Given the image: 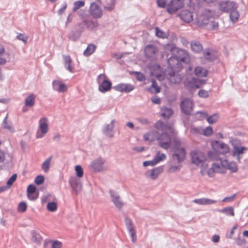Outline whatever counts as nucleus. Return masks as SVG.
I'll return each mask as SVG.
<instances>
[{
    "mask_svg": "<svg viewBox=\"0 0 248 248\" xmlns=\"http://www.w3.org/2000/svg\"><path fill=\"white\" fill-rule=\"evenodd\" d=\"M161 116L165 118H169L173 114V110L171 108L163 107L161 109Z\"/></svg>",
    "mask_w": 248,
    "mask_h": 248,
    "instance_id": "31",
    "label": "nucleus"
},
{
    "mask_svg": "<svg viewBox=\"0 0 248 248\" xmlns=\"http://www.w3.org/2000/svg\"><path fill=\"white\" fill-rule=\"evenodd\" d=\"M75 171L77 177L81 178L83 176V170L81 166L77 165L75 167Z\"/></svg>",
    "mask_w": 248,
    "mask_h": 248,
    "instance_id": "50",
    "label": "nucleus"
},
{
    "mask_svg": "<svg viewBox=\"0 0 248 248\" xmlns=\"http://www.w3.org/2000/svg\"><path fill=\"white\" fill-rule=\"evenodd\" d=\"M69 183L71 186L74 185L78 186L79 184V182L75 177H70L69 179Z\"/></svg>",
    "mask_w": 248,
    "mask_h": 248,
    "instance_id": "60",
    "label": "nucleus"
},
{
    "mask_svg": "<svg viewBox=\"0 0 248 248\" xmlns=\"http://www.w3.org/2000/svg\"><path fill=\"white\" fill-rule=\"evenodd\" d=\"M217 211L226 216H233L234 215L233 208L232 206L226 207L221 209H217Z\"/></svg>",
    "mask_w": 248,
    "mask_h": 248,
    "instance_id": "33",
    "label": "nucleus"
},
{
    "mask_svg": "<svg viewBox=\"0 0 248 248\" xmlns=\"http://www.w3.org/2000/svg\"><path fill=\"white\" fill-rule=\"evenodd\" d=\"M45 181L44 177L42 175L37 176L34 179V183L37 185L42 184Z\"/></svg>",
    "mask_w": 248,
    "mask_h": 248,
    "instance_id": "52",
    "label": "nucleus"
},
{
    "mask_svg": "<svg viewBox=\"0 0 248 248\" xmlns=\"http://www.w3.org/2000/svg\"><path fill=\"white\" fill-rule=\"evenodd\" d=\"M16 39L22 41L25 44L27 42L28 39V36L24 35V34L19 33L16 37Z\"/></svg>",
    "mask_w": 248,
    "mask_h": 248,
    "instance_id": "54",
    "label": "nucleus"
},
{
    "mask_svg": "<svg viewBox=\"0 0 248 248\" xmlns=\"http://www.w3.org/2000/svg\"><path fill=\"white\" fill-rule=\"evenodd\" d=\"M213 133V128L211 126L206 127L203 131V134L204 136H210Z\"/></svg>",
    "mask_w": 248,
    "mask_h": 248,
    "instance_id": "55",
    "label": "nucleus"
},
{
    "mask_svg": "<svg viewBox=\"0 0 248 248\" xmlns=\"http://www.w3.org/2000/svg\"><path fill=\"white\" fill-rule=\"evenodd\" d=\"M36 190V186L33 184H30L27 187V193L28 194H34Z\"/></svg>",
    "mask_w": 248,
    "mask_h": 248,
    "instance_id": "56",
    "label": "nucleus"
},
{
    "mask_svg": "<svg viewBox=\"0 0 248 248\" xmlns=\"http://www.w3.org/2000/svg\"><path fill=\"white\" fill-rule=\"evenodd\" d=\"M90 13L94 18H100L102 16V10L95 2L91 3L90 6Z\"/></svg>",
    "mask_w": 248,
    "mask_h": 248,
    "instance_id": "13",
    "label": "nucleus"
},
{
    "mask_svg": "<svg viewBox=\"0 0 248 248\" xmlns=\"http://www.w3.org/2000/svg\"><path fill=\"white\" fill-rule=\"evenodd\" d=\"M155 127L156 129H161L162 131H167L169 130L170 132L173 133L174 129L171 126L168 125L161 121L157 122L155 124Z\"/></svg>",
    "mask_w": 248,
    "mask_h": 248,
    "instance_id": "23",
    "label": "nucleus"
},
{
    "mask_svg": "<svg viewBox=\"0 0 248 248\" xmlns=\"http://www.w3.org/2000/svg\"><path fill=\"white\" fill-rule=\"evenodd\" d=\"M157 51V47L153 44L148 45L144 49L145 55L149 59L154 58Z\"/></svg>",
    "mask_w": 248,
    "mask_h": 248,
    "instance_id": "19",
    "label": "nucleus"
},
{
    "mask_svg": "<svg viewBox=\"0 0 248 248\" xmlns=\"http://www.w3.org/2000/svg\"><path fill=\"white\" fill-rule=\"evenodd\" d=\"M182 0H171L168 3L167 11L170 14H173L183 6Z\"/></svg>",
    "mask_w": 248,
    "mask_h": 248,
    "instance_id": "10",
    "label": "nucleus"
},
{
    "mask_svg": "<svg viewBox=\"0 0 248 248\" xmlns=\"http://www.w3.org/2000/svg\"><path fill=\"white\" fill-rule=\"evenodd\" d=\"M115 0H110L108 4L104 7V10L108 11H112L115 8Z\"/></svg>",
    "mask_w": 248,
    "mask_h": 248,
    "instance_id": "46",
    "label": "nucleus"
},
{
    "mask_svg": "<svg viewBox=\"0 0 248 248\" xmlns=\"http://www.w3.org/2000/svg\"><path fill=\"white\" fill-rule=\"evenodd\" d=\"M166 158V155L164 153H160L157 152L155 157L153 159L155 164H157L159 162L165 160Z\"/></svg>",
    "mask_w": 248,
    "mask_h": 248,
    "instance_id": "37",
    "label": "nucleus"
},
{
    "mask_svg": "<svg viewBox=\"0 0 248 248\" xmlns=\"http://www.w3.org/2000/svg\"><path fill=\"white\" fill-rule=\"evenodd\" d=\"M63 63L65 68L71 73H74V67L72 64V60L69 55H63Z\"/></svg>",
    "mask_w": 248,
    "mask_h": 248,
    "instance_id": "20",
    "label": "nucleus"
},
{
    "mask_svg": "<svg viewBox=\"0 0 248 248\" xmlns=\"http://www.w3.org/2000/svg\"><path fill=\"white\" fill-rule=\"evenodd\" d=\"M103 77L104 79L99 84L98 90L102 93H105L109 91L112 86L111 82L107 79V77L103 74H100L99 77Z\"/></svg>",
    "mask_w": 248,
    "mask_h": 248,
    "instance_id": "16",
    "label": "nucleus"
},
{
    "mask_svg": "<svg viewBox=\"0 0 248 248\" xmlns=\"http://www.w3.org/2000/svg\"><path fill=\"white\" fill-rule=\"evenodd\" d=\"M113 88L115 90L118 92L126 93H130L135 88L133 85L130 83H119L118 85L114 86Z\"/></svg>",
    "mask_w": 248,
    "mask_h": 248,
    "instance_id": "14",
    "label": "nucleus"
},
{
    "mask_svg": "<svg viewBox=\"0 0 248 248\" xmlns=\"http://www.w3.org/2000/svg\"><path fill=\"white\" fill-rule=\"evenodd\" d=\"M51 240L46 239L45 240L43 244L44 248H51Z\"/></svg>",
    "mask_w": 248,
    "mask_h": 248,
    "instance_id": "63",
    "label": "nucleus"
},
{
    "mask_svg": "<svg viewBox=\"0 0 248 248\" xmlns=\"http://www.w3.org/2000/svg\"><path fill=\"white\" fill-rule=\"evenodd\" d=\"M157 6L159 8H164L166 6V1L165 0H156Z\"/></svg>",
    "mask_w": 248,
    "mask_h": 248,
    "instance_id": "61",
    "label": "nucleus"
},
{
    "mask_svg": "<svg viewBox=\"0 0 248 248\" xmlns=\"http://www.w3.org/2000/svg\"><path fill=\"white\" fill-rule=\"evenodd\" d=\"M148 90L152 93H158L160 91V88L158 86L156 81L153 79L152 81V85Z\"/></svg>",
    "mask_w": 248,
    "mask_h": 248,
    "instance_id": "35",
    "label": "nucleus"
},
{
    "mask_svg": "<svg viewBox=\"0 0 248 248\" xmlns=\"http://www.w3.org/2000/svg\"><path fill=\"white\" fill-rule=\"evenodd\" d=\"M52 159V156H50L47 158L42 164V169L45 172H47L50 167L51 161Z\"/></svg>",
    "mask_w": 248,
    "mask_h": 248,
    "instance_id": "38",
    "label": "nucleus"
},
{
    "mask_svg": "<svg viewBox=\"0 0 248 248\" xmlns=\"http://www.w3.org/2000/svg\"><path fill=\"white\" fill-rule=\"evenodd\" d=\"M189 61L188 53L183 49H180L177 50L176 54H173L167 61L168 64L172 69L178 67L182 68L181 62H187Z\"/></svg>",
    "mask_w": 248,
    "mask_h": 248,
    "instance_id": "2",
    "label": "nucleus"
},
{
    "mask_svg": "<svg viewBox=\"0 0 248 248\" xmlns=\"http://www.w3.org/2000/svg\"><path fill=\"white\" fill-rule=\"evenodd\" d=\"M169 78L171 83L178 84L181 82L182 78L180 75L176 74L174 71H172L169 73Z\"/></svg>",
    "mask_w": 248,
    "mask_h": 248,
    "instance_id": "24",
    "label": "nucleus"
},
{
    "mask_svg": "<svg viewBox=\"0 0 248 248\" xmlns=\"http://www.w3.org/2000/svg\"><path fill=\"white\" fill-rule=\"evenodd\" d=\"M190 46L191 49L195 52L200 53L203 50L202 44L198 41H192Z\"/></svg>",
    "mask_w": 248,
    "mask_h": 248,
    "instance_id": "27",
    "label": "nucleus"
},
{
    "mask_svg": "<svg viewBox=\"0 0 248 248\" xmlns=\"http://www.w3.org/2000/svg\"><path fill=\"white\" fill-rule=\"evenodd\" d=\"M53 90L59 93H64L67 90V86L62 81L56 79L53 81Z\"/></svg>",
    "mask_w": 248,
    "mask_h": 248,
    "instance_id": "18",
    "label": "nucleus"
},
{
    "mask_svg": "<svg viewBox=\"0 0 248 248\" xmlns=\"http://www.w3.org/2000/svg\"><path fill=\"white\" fill-rule=\"evenodd\" d=\"M230 13V19L233 23H235L238 20L240 17V14L237 9L232 10Z\"/></svg>",
    "mask_w": 248,
    "mask_h": 248,
    "instance_id": "29",
    "label": "nucleus"
},
{
    "mask_svg": "<svg viewBox=\"0 0 248 248\" xmlns=\"http://www.w3.org/2000/svg\"><path fill=\"white\" fill-rule=\"evenodd\" d=\"M212 147L214 150L217 151L218 154L225 155L229 152L230 149L228 145L224 142H220L218 141H216L213 143Z\"/></svg>",
    "mask_w": 248,
    "mask_h": 248,
    "instance_id": "12",
    "label": "nucleus"
},
{
    "mask_svg": "<svg viewBox=\"0 0 248 248\" xmlns=\"http://www.w3.org/2000/svg\"><path fill=\"white\" fill-rule=\"evenodd\" d=\"M125 226L131 237V241L134 243L137 239L136 232L131 219L128 217L124 218Z\"/></svg>",
    "mask_w": 248,
    "mask_h": 248,
    "instance_id": "11",
    "label": "nucleus"
},
{
    "mask_svg": "<svg viewBox=\"0 0 248 248\" xmlns=\"http://www.w3.org/2000/svg\"><path fill=\"white\" fill-rule=\"evenodd\" d=\"M7 118H8V115H6L4 119H3L2 123V127L8 130H9L10 132H14V129L13 127L11 125V124H8L7 122Z\"/></svg>",
    "mask_w": 248,
    "mask_h": 248,
    "instance_id": "39",
    "label": "nucleus"
},
{
    "mask_svg": "<svg viewBox=\"0 0 248 248\" xmlns=\"http://www.w3.org/2000/svg\"><path fill=\"white\" fill-rule=\"evenodd\" d=\"M36 95L33 93H30L25 100V106L28 107H32L35 104Z\"/></svg>",
    "mask_w": 248,
    "mask_h": 248,
    "instance_id": "25",
    "label": "nucleus"
},
{
    "mask_svg": "<svg viewBox=\"0 0 248 248\" xmlns=\"http://www.w3.org/2000/svg\"><path fill=\"white\" fill-rule=\"evenodd\" d=\"M105 160L101 157H99L93 160L89 165L90 169L93 172H99L106 170L104 166Z\"/></svg>",
    "mask_w": 248,
    "mask_h": 248,
    "instance_id": "7",
    "label": "nucleus"
},
{
    "mask_svg": "<svg viewBox=\"0 0 248 248\" xmlns=\"http://www.w3.org/2000/svg\"><path fill=\"white\" fill-rule=\"evenodd\" d=\"M4 52L5 48L3 46H1L0 47V65H4L6 63V59L2 57Z\"/></svg>",
    "mask_w": 248,
    "mask_h": 248,
    "instance_id": "51",
    "label": "nucleus"
},
{
    "mask_svg": "<svg viewBox=\"0 0 248 248\" xmlns=\"http://www.w3.org/2000/svg\"><path fill=\"white\" fill-rule=\"evenodd\" d=\"M115 122L114 119L111 120L110 124H105L102 129L103 134L108 137L113 138L114 137L113 130Z\"/></svg>",
    "mask_w": 248,
    "mask_h": 248,
    "instance_id": "17",
    "label": "nucleus"
},
{
    "mask_svg": "<svg viewBox=\"0 0 248 248\" xmlns=\"http://www.w3.org/2000/svg\"><path fill=\"white\" fill-rule=\"evenodd\" d=\"M155 35L157 37L163 39L167 38L168 37L167 34L161 30L159 28L155 27Z\"/></svg>",
    "mask_w": 248,
    "mask_h": 248,
    "instance_id": "43",
    "label": "nucleus"
},
{
    "mask_svg": "<svg viewBox=\"0 0 248 248\" xmlns=\"http://www.w3.org/2000/svg\"><path fill=\"white\" fill-rule=\"evenodd\" d=\"M74 7L73 8V12H75L80 7H83L85 5V1L84 0H78L75 1L73 3Z\"/></svg>",
    "mask_w": 248,
    "mask_h": 248,
    "instance_id": "41",
    "label": "nucleus"
},
{
    "mask_svg": "<svg viewBox=\"0 0 248 248\" xmlns=\"http://www.w3.org/2000/svg\"><path fill=\"white\" fill-rule=\"evenodd\" d=\"M218 6L220 10L225 13H229L238 8L237 4L234 1H221L218 3Z\"/></svg>",
    "mask_w": 248,
    "mask_h": 248,
    "instance_id": "8",
    "label": "nucleus"
},
{
    "mask_svg": "<svg viewBox=\"0 0 248 248\" xmlns=\"http://www.w3.org/2000/svg\"><path fill=\"white\" fill-rule=\"evenodd\" d=\"M236 195V194H234L232 195L230 197H225L223 200V202H230L232 201L235 198V196Z\"/></svg>",
    "mask_w": 248,
    "mask_h": 248,
    "instance_id": "62",
    "label": "nucleus"
},
{
    "mask_svg": "<svg viewBox=\"0 0 248 248\" xmlns=\"http://www.w3.org/2000/svg\"><path fill=\"white\" fill-rule=\"evenodd\" d=\"M46 208L49 211L54 212L57 208V204L54 202H49L47 204Z\"/></svg>",
    "mask_w": 248,
    "mask_h": 248,
    "instance_id": "47",
    "label": "nucleus"
},
{
    "mask_svg": "<svg viewBox=\"0 0 248 248\" xmlns=\"http://www.w3.org/2000/svg\"><path fill=\"white\" fill-rule=\"evenodd\" d=\"M219 116L217 113H215L207 117V121L210 124L216 123L218 119Z\"/></svg>",
    "mask_w": 248,
    "mask_h": 248,
    "instance_id": "44",
    "label": "nucleus"
},
{
    "mask_svg": "<svg viewBox=\"0 0 248 248\" xmlns=\"http://www.w3.org/2000/svg\"><path fill=\"white\" fill-rule=\"evenodd\" d=\"M83 25L85 26L88 30H94L97 28L98 24L97 21L93 19L90 15H85L82 16V23L78 24V26L80 28V32L84 30L82 27Z\"/></svg>",
    "mask_w": 248,
    "mask_h": 248,
    "instance_id": "4",
    "label": "nucleus"
},
{
    "mask_svg": "<svg viewBox=\"0 0 248 248\" xmlns=\"http://www.w3.org/2000/svg\"><path fill=\"white\" fill-rule=\"evenodd\" d=\"M27 208V205L25 202H20L18 206H17V210L19 212L24 213L25 212Z\"/></svg>",
    "mask_w": 248,
    "mask_h": 248,
    "instance_id": "49",
    "label": "nucleus"
},
{
    "mask_svg": "<svg viewBox=\"0 0 248 248\" xmlns=\"http://www.w3.org/2000/svg\"><path fill=\"white\" fill-rule=\"evenodd\" d=\"M225 162L227 164L228 169L232 173L236 172L238 170V167L237 164L234 162H228L225 159Z\"/></svg>",
    "mask_w": 248,
    "mask_h": 248,
    "instance_id": "40",
    "label": "nucleus"
},
{
    "mask_svg": "<svg viewBox=\"0 0 248 248\" xmlns=\"http://www.w3.org/2000/svg\"><path fill=\"white\" fill-rule=\"evenodd\" d=\"M245 150H246V148L245 147H239L236 145H234L233 148L232 155L233 156H236L237 159L240 160V155L243 154Z\"/></svg>",
    "mask_w": 248,
    "mask_h": 248,
    "instance_id": "26",
    "label": "nucleus"
},
{
    "mask_svg": "<svg viewBox=\"0 0 248 248\" xmlns=\"http://www.w3.org/2000/svg\"><path fill=\"white\" fill-rule=\"evenodd\" d=\"M246 242V240L245 238H238L236 241V243L238 246H241L245 244Z\"/></svg>",
    "mask_w": 248,
    "mask_h": 248,
    "instance_id": "64",
    "label": "nucleus"
},
{
    "mask_svg": "<svg viewBox=\"0 0 248 248\" xmlns=\"http://www.w3.org/2000/svg\"><path fill=\"white\" fill-rule=\"evenodd\" d=\"M193 202L199 205H210L216 203L217 201L204 198L195 199Z\"/></svg>",
    "mask_w": 248,
    "mask_h": 248,
    "instance_id": "22",
    "label": "nucleus"
},
{
    "mask_svg": "<svg viewBox=\"0 0 248 248\" xmlns=\"http://www.w3.org/2000/svg\"><path fill=\"white\" fill-rule=\"evenodd\" d=\"M96 46L92 44L88 45L86 49L84 50L83 54L85 56H89L91 55L95 51L96 49Z\"/></svg>",
    "mask_w": 248,
    "mask_h": 248,
    "instance_id": "36",
    "label": "nucleus"
},
{
    "mask_svg": "<svg viewBox=\"0 0 248 248\" xmlns=\"http://www.w3.org/2000/svg\"><path fill=\"white\" fill-rule=\"evenodd\" d=\"M109 193L111 199V201L115 206L118 209H121L124 203L120 200V197L118 193L113 189H110Z\"/></svg>",
    "mask_w": 248,
    "mask_h": 248,
    "instance_id": "15",
    "label": "nucleus"
},
{
    "mask_svg": "<svg viewBox=\"0 0 248 248\" xmlns=\"http://www.w3.org/2000/svg\"><path fill=\"white\" fill-rule=\"evenodd\" d=\"M179 16L183 21L186 23H189L193 20L192 14L188 10L182 11Z\"/></svg>",
    "mask_w": 248,
    "mask_h": 248,
    "instance_id": "21",
    "label": "nucleus"
},
{
    "mask_svg": "<svg viewBox=\"0 0 248 248\" xmlns=\"http://www.w3.org/2000/svg\"><path fill=\"white\" fill-rule=\"evenodd\" d=\"M31 240L33 242L39 244L42 241L43 238L39 233L35 231L31 232Z\"/></svg>",
    "mask_w": 248,
    "mask_h": 248,
    "instance_id": "34",
    "label": "nucleus"
},
{
    "mask_svg": "<svg viewBox=\"0 0 248 248\" xmlns=\"http://www.w3.org/2000/svg\"><path fill=\"white\" fill-rule=\"evenodd\" d=\"M194 72L195 75L199 77H205L207 74V70L201 66L196 67Z\"/></svg>",
    "mask_w": 248,
    "mask_h": 248,
    "instance_id": "30",
    "label": "nucleus"
},
{
    "mask_svg": "<svg viewBox=\"0 0 248 248\" xmlns=\"http://www.w3.org/2000/svg\"><path fill=\"white\" fill-rule=\"evenodd\" d=\"M51 248H62V243L58 240H51Z\"/></svg>",
    "mask_w": 248,
    "mask_h": 248,
    "instance_id": "53",
    "label": "nucleus"
},
{
    "mask_svg": "<svg viewBox=\"0 0 248 248\" xmlns=\"http://www.w3.org/2000/svg\"><path fill=\"white\" fill-rule=\"evenodd\" d=\"M191 159L192 163L200 166V167L208 166L205 155L199 151H193L190 153Z\"/></svg>",
    "mask_w": 248,
    "mask_h": 248,
    "instance_id": "3",
    "label": "nucleus"
},
{
    "mask_svg": "<svg viewBox=\"0 0 248 248\" xmlns=\"http://www.w3.org/2000/svg\"><path fill=\"white\" fill-rule=\"evenodd\" d=\"M180 165H170L169 167L168 171L170 173L174 172H175L177 170H180Z\"/></svg>",
    "mask_w": 248,
    "mask_h": 248,
    "instance_id": "57",
    "label": "nucleus"
},
{
    "mask_svg": "<svg viewBox=\"0 0 248 248\" xmlns=\"http://www.w3.org/2000/svg\"><path fill=\"white\" fill-rule=\"evenodd\" d=\"M182 142L177 137H174L172 139V146L171 151L172 152L171 158L175 163L180 164L185 159L186 151L184 147H181Z\"/></svg>",
    "mask_w": 248,
    "mask_h": 248,
    "instance_id": "1",
    "label": "nucleus"
},
{
    "mask_svg": "<svg viewBox=\"0 0 248 248\" xmlns=\"http://www.w3.org/2000/svg\"><path fill=\"white\" fill-rule=\"evenodd\" d=\"M184 86L188 90L192 91L196 89L194 78H192L191 79L186 78L184 81Z\"/></svg>",
    "mask_w": 248,
    "mask_h": 248,
    "instance_id": "28",
    "label": "nucleus"
},
{
    "mask_svg": "<svg viewBox=\"0 0 248 248\" xmlns=\"http://www.w3.org/2000/svg\"><path fill=\"white\" fill-rule=\"evenodd\" d=\"M195 82V87L196 89L200 88L206 83V80L204 79H199L197 78H193Z\"/></svg>",
    "mask_w": 248,
    "mask_h": 248,
    "instance_id": "45",
    "label": "nucleus"
},
{
    "mask_svg": "<svg viewBox=\"0 0 248 248\" xmlns=\"http://www.w3.org/2000/svg\"><path fill=\"white\" fill-rule=\"evenodd\" d=\"M159 145L162 148L168 150L172 146V140L170 137L166 132H163L157 138Z\"/></svg>",
    "mask_w": 248,
    "mask_h": 248,
    "instance_id": "6",
    "label": "nucleus"
},
{
    "mask_svg": "<svg viewBox=\"0 0 248 248\" xmlns=\"http://www.w3.org/2000/svg\"><path fill=\"white\" fill-rule=\"evenodd\" d=\"M203 56L205 59L210 61H213L216 59V56L210 51H204Z\"/></svg>",
    "mask_w": 248,
    "mask_h": 248,
    "instance_id": "42",
    "label": "nucleus"
},
{
    "mask_svg": "<svg viewBox=\"0 0 248 248\" xmlns=\"http://www.w3.org/2000/svg\"><path fill=\"white\" fill-rule=\"evenodd\" d=\"M137 75L136 78L139 81H143L145 80V77L144 75L140 72H136Z\"/></svg>",
    "mask_w": 248,
    "mask_h": 248,
    "instance_id": "59",
    "label": "nucleus"
},
{
    "mask_svg": "<svg viewBox=\"0 0 248 248\" xmlns=\"http://www.w3.org/2000/svg\"><path fill=\"white\" fill-rule=\"evenodd\" d=\"M17 178V174L15 173L13 174L10 178L7 181V185L6 186L8 188H9L13 184L14 182L16 180Z\"/></svg>",
    "mask_w": 248,
    "mask_h": 248,
    "instance_id": "48",
    "label": "nucleus"
},
{
    "mask_svg": "<svg viewBox=\"0 0 248 248\" xmlns=\"http://www.w3.org/2000/svg\"><path fill=\"white\" fill-rule=\"evenodd\" d=\"M193 103L189 98L184 99L180 105V108L183 113L186 115H190L193 110Z\"/></svg>",
    "mask_w": 248,
    "mask_h": 248,
    "instance_id": "9",
    "label": "nucleus"
},
{
    "mask_svg": "<svg viewBox=\"0 0 248 248\" xmlns=\"http://www.w3.org/2000/svg\"><path fill=\"white\" fill-rule=\"evenodd\" d=\"M162 171L163 168L162 167L154 168L150 171V176L152 179L155 180Z\"/></svg>",
    "mask_w": 248,
    "mask_h": 248,
    "instance_id": "32",
    "label": "nucleus"
},
{
    "mask_svg": "<svg viewBox=\"0 0 248 248\" xmlns=\"http://www.w3.org/2000/svg\"><path fill=\"white\" fill-rule=\"evenodd\" d=\"M198 95L202 98H207L209 96V93L208 91L204 90H200L199 91Z\"/></svg>",
    "mask_w": 248,
    "mask_h": 248,
    "instance_id": "58",
    "label": "nucleus"
},
{
    "mask_svg": "<svg viewBox=\"0 0 248 248\" xmlns=\"http://www.w3.org/2000/svg\"><path fill=\"white\" fill-rule=\"evenodd\" d=\"M49 130L48 119L46 117H42L39 121L38 127L36 137L37 139L43 138Z\"/></svg>",
    "mask_w": 248,
    "mask_h": 248,
    "instance_id": "5",
    "label": "nucleus"
}]
</instances>
